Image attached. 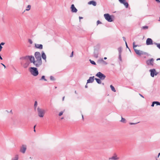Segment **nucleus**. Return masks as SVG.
Masks as SVG:
<instances>
[{"label": "nucleus", "instance_id": "nucleus-1", "mask_svg": "<svg viewBox=\"0 0 160 160\" xmlns=\"http://www.w3.org/2000/svg\"><path fill=\"white\" fill-rule=\"evenodd\" d=\"M133 46L134 51L139 56H141L142 55H147L148 54V53L147 52H144L142 51L137 50L135 48H136L138 46V45H135V42H134L133 43Z\"/></svg>", "mask_w": 160, "mask_h": 160}, {"label": "nucleus", "instance_id": "nucleus-2", "mask_svg": "<svg viewBox=\"0 0 160 160\" xmlns=\"http://www.w3.org/2000/svg\"><path fill=\"white\" fill-rule=\"evenodd\" d=\"M29 70L31 74L34 76H37L38 74V70L36 68L30 67Z\"/></svg>", "mask_w": 160, "mask_h": 160}, {"label": "nucleus", "instance_id": "nucleus-3", "mask_svg": "<svg viewBox=\"0 0 160 160\" xmlns=\"http://www.w3.org/2000/svg\"><path fill=\"white\" fill-rule=\"evenodd\" d=\"M38 115L40 118H43L45 113V111L44 109L38 107L37 108Z\"/></svg>", "mask_w": 160, "mask_h": 160}, {"label": "nucleus", "instance_id": "nucleus-4", "mask_svg": "<svg viewBox=\"0 0 160 160\" xmlns=\"http://www.w3.org/2000/svg\"><path fill=\"white\" fill-rule=\"evenodd\" d=\"M20 59H28L29 60L31 63H33V62L35 61L34 57L32 56H27L25 57H23L20 58Z\"/></svg>", "mask_w": 160, "mask_h": 160}, {"label": "nucleus", "instance_id": "nucleus-5", "mask_svg": "<svg viewBox=\"0 0 160 160\" xmlns=\"http://www.w3.org/2000/svg\"><path fill=\"white\" fill-rule=\"evenodd\" d=\"M23 61L21 63V64L24 68H27L29 64V60L28 59H22Z\"/></svg>", "mask_w": 160, "mask_h": 160}, {"label": "nucleus", "instance_id": "nucleus-6", "mask_svg": "<svg viewBox=\"0 0 160 160\" xmlns=\"http://www.w3.org/2000/svg\"><path fill=\"white\" fill-rule=\"evenodd\" d=\"M104 16L105 19L108 22H112L113 21V20L111 16L109 14H105L104 15Z\"/></svg>", "mask_w": 160, "mask_h": 160}, {"label": "nucleus", "instance_id": "nucleus-7", "mask_svg": "<svg viewBox=\"0 0 160 160\" xmlns=\"http://www.w3.org/2000/svg\"><path fill=\"white\" fill-rule=\"evenodd\" d=\"M96 76L99 78L101 80H103L106 78V76L100 72H99L97 73Z\"/></svg>", "mask_w": 160, "mask_h": 160}, {"label": "nucleus", "instance_id": "nucleus-8", "mask_svg": "<svg viewBox=\"0 0 160 160\" xmlns=\"http://www.w3.org/2000/svg\"><path fill=\"white\" fill-rule=\"evenodd\" d=\"M42 63V60H36L33 62V64L36 67H38L40 66Z\"/></svg>", "mask_w": 160, "mask_h": 160}, {"label": "nucleus", "instance_id": "nucleus-9", "mask_svg": "<svg viewBox=\"0 0 160 160\" xmlns=\"http://www.w3.org/2000/svg\"><path fill=\"white\" fill-rule=\"evenodd\" d=\"M34 55L36 60H42L41 54L39 52H36L35 53Z\"/></svg>", "mask_w": 160, "mask_h": 160}, {"label": "nucleus", "instance_id": "nucleus-10", "mask_svg": "<svg viewBox=\"0 0 160 160\" xmlns=\"http://www.w3.org/2000/svg\"><path fill=\"white\" fill-rule=\"evenodd\" d=\"M154 60L153 58H152L149 60H148L146 61V63L148 65H153Z\"/></svg>", "mask_w": 160, "mask_h": 160}, {"label": "nucleus", "instance_id": "nucleus-11", "mask_svg": "<svg viewBox=\"0 0 160 160\" xmlns=\"http://www.w3.org/2000/svg\"><path fill=\"white\" fill-rule=\"evenodd\" d=\"M119 159V158L118 157L117 155L115 153H114L112 156L108 158L109 160H118Z\"/></svg>", "mask_w": 160, "mask_h": 160}, {"label": "nucleus", "instance_id": "nucleus-12", "mask_svg": "<svg viewBox=\"0 0 160 160\" xmlns=\"http://www.w3.org/2000/svg\"><path fill=\"white\" fill-rule=\"evenodd\" d=\"M151 72L150 75L151 77H153L155 75H157L158 73L156 72L155 69H150L149 70Z\"/></svg>", "mask_w": 160, "mask_h": 160}, {"label": "nucleus", "instance_id": "nucleus-13", "mask_svg": "<svg viewBox=\"0 0 160 160\" xmlns=\"http://www.w3.org/2000/svg\"><path fill=\"white\" fill-rule=\"evenodd\" d=\"M26 149V146L24 145H23L20 148V152L23 153H24L25 152Z\"/></svg>", "mask_w": 160, "mask_h": 160}, {"label": "nucleus", "instance_id": "nucleus-14", "mask_svg": "<svg viewBox=\"0 0 160 160\" xmlns=\"http://www.w3.org/2000/svg\"><path fill=\"white\" fill-rule=\"evenodd\" d=\"M120 2L124 5L126 8H128V4L127 2H126L125 0H119Z\"/></svg>", "mask_w": 160, "mask_h": 160}, {"label": "nucleus", "instance_id": "nucleus-15", "mask_svg": "<svg viewBox=\"0 0 160 160\" xmlns=\"http://www.w3.org/2000/svg\"><path fill=\"white\" fill-rule=\"evenodd\" d=\"M71 12H76L78 10L75 7L74 4H72L71 7Z\"/></svg>", "mask_w": 160, "mask_h": 160}, {"label": "nucleus", "instance_id": "nucleus-16", "mask_svg": "<svg viewBox=\"0 0 160 160\" xmlns=\"http://www.w3.org/2000/svg\"><path fill=\"white\" fill-rule=\"evenodd\" d=\"M147 45H150L153 44L152 40L150 38H148L146 40V42Z\"/></svg>", "mask_w": 160, "mask_h": 160}, {"label": "nucleus", "instance_id": "nucleus-17", "mask_svg": "<svg viewBox=\"0 0 160 160\" xmlns=\"http://www.w3.org/2000/svg\"><path fill=\"white\" fill-rule=\"evenodd\" d=\"M35 47L37 48L41 49H42L43 46L42 44H35Z\"/></svg>", "mask_w": 160, "mask_h": 160}, {"label": "nucleus", "instance_id": "nucleus-18", "mask_svg": "<svg viewBox=\"0 0 160 160\" xmlns=\"http://www.w3.org/2000/svg\"><path fill=\"white\" fill-rule=\"evenodd\" d=\"M94 76L90 77L87 80V83H92L94 81Z\"/></svg>", "mask_w": 160, "mask_h": 160}, {"label": "nucleus", "instance_id": "nucleus-19", "mask_svg": "<svg viewBox=\"0 0 160 160\" xmlns=\"http://www.w3.org/2000/svg\"><path fill=\"white\" fill-rule=\"evenodd\" d=\"M88 4L91 5L92 4L93 6H95L97 5L96 2L94 1H91L88 2Z\"/></svg>", "mask_w": 160, "mask_h": 160}, {"label": "nucleus", "instance_id": "nucleus-20", "mask_svg": "<svg viewBox=\"0 0 160 160\" xmlns=\"http://www.w3.org/2000/svg\"><path fill=\"white\" fill-rule=\"evenodd\" d=\"M42 58L46 61V56L44 52H42Z\"/></svg>", "mask_w": 160, "mask_h": 160}, {"label": "nucleus", "instance_id": "nucleus-21", "mask_svg": "<svg viewBox=\"0 0 160 160\" xmlns=\"http://www.w3.org/2000/svg\"><path fill=\"white\" fill-rule=\"evenodd\" d=\"M19 155L18 154L15 155L13 158H12V160H18Z\"/></svg>", "mask_w": 160, "mask_h": 160}, {"label": "nucleus", "instance_id": "nucleus-22", "mask_svg": "<svg viewBox=\"0 0 160 160\" xmlns=\"http://www.w3.org/2000/svg\"><path fill=\"white\" fill-rule=\"evenodd\" d=\"M98 62L102 63L104 65H107V63L104 61L103 59H101L99 60Z\"/></svg>", "mask_w": 160, "mask_h": 160}, {"label": "nucleus", "instance_id": "nucleus-23", "mask_svg": "<svg viewBox=\"0 0 160 160\" xmlns=\"http://www.w3.org/2000/svg\"><path fill=\"white\" fill-rule=\"evenodd\" d=\"M31 8V6L30 5H28L27 7V8L25 10L24 12L25 11H29Z\"/></svg>", "mask_w": 160, "mask_h": 160}, {"label": "nucleus", "instance_id": "nucleus-24", "mask_svg": "<svg viewBox=\"0 0 160 160\" xmlns=\"http://www.w3.org/2000/svg\"><path fill=\"white\" fill-rule=\"evenodd\" d=\"M95 80H96L97 82L98 83V84H101V83L102 82L101 81V80H100V79H98V78H95Z\"/></svg>", "mask_w": 160, "mask_h": 160}, {"label": "nucleus", "instance_id": "nucleus-25", "mask_svg": "<svg viewBox=\"0 0 160 160\" xmlns=\"http://www.w3.org/2000/svg\"><path fill=\"white\" fill-rule=\"evenodd\" d=\"M110 87L112 91H113L114 92H116V90L115 88H114V87L112 85H111Z\"/></svg>", "mask_w": 160, "mask_h": 160}, {"label": "nucleus", "instance_id": "nucleus-26", "mask_svg": "<svg viewBox=\"0 0 160 160\" xmlns=\"http://www.w3.org/2000/svg\"><path fill=\"white\" fill-rule=\"evenodd\" d=\"M118 50L119 52V54H121L122 51V48L121 47H119L118 48Z\"/></svg>", "mask_w": 160, "mask_h": 160}, {"label": "nucleus", "instance_id": "nucleus-27", "mask_svg": "<svg viewBox=\"0 0 160 160\" xmlns=\"http://www.w3.org/2000/svg\"><path fill=\"white\" fill-rule=\"evenodd\" d=\"M154 44L157 45V47L160 49V43L154 42Z\"/></svg>", "mask_w": 160, "mask_h": 160}, {"label": "nucleus", "instance_id": "nucleus-28", "mask_svg": "<svg viewBox=\"0 0 160 160\" xmlns=\"http://www.w3.org/2000/svg\"><path fill=\"white\" fill-rule=\"evenodd\" d=\"M37 105H38L37 102V101H35V103H34V106L35 109H36V108Z\"/></svg>", "mask_w": 160, "mask_h": 160}, {"label": "nucleus", "instance_id": "nucleus-29", "mask_svg": "<svg viewBox=\"0 0 160 160\" xmlns=\"http://www.w3.org/2000/svg\"><path fill=\"white\" fill-rule=\"evenodd\" d=\"M89 61H90L91 63L92 64L94 65H96V63L94 61L92 60L91 59L89 60Z\"/></svg>", "mask_w": 160, "mask_h": 160}, {"label": "nucleus", "instance_id": "nucleus-30", "mask_svg": "<svg viewBox=\"0 0 160 160\" xmlns=\"http://www.w3.org/2000/svg\"><path fill=\"white\" fill-rule=\"evenodd\" d=\"M121 122L123 123H125L126 119L125 118H123L122 117V119L121 120Z\"/></svg>", "mask_w": 160, "mask_h": 160}, {"label": "nucleus", "instance_id": "nucleus-31", "mask_svg": "<svg viewBox=\"0 0 160 160\" xmlns=\"http://www.w3.org/2000/svg\"><path fill=\"white\" fill-rule=\"evenodd\" d=\"M45 77L44 76H42L41 77V78L40 79V80H41L43 79L44 81H46L47 80L45 79Z\"/></svg>", "mask_w": 160, "mask_h": 160}, {"label": "nucleus", "instance_id": "nucleus-32", "mask_svg": "<svg viewBox=\"0 0 160 160\" xmlns=\"http://www.w3.org/2000/svg\"><path fill=\"white\" fill-rule=\"evenodd\" d=\"M118 59L120 61H122L121 54H119Z\"/></svg>", "mask_w": 160, "mask_h": 160}, {"label": "nucleus", "instance_id": "nucleus-33", "mask_svg": "<svg viewBox=\"0 0 160 160\" xmlns=\"http://www.w3.org/2000/svg\"><path fill=\"white\" fill-rule=\"evenodd\" d=\"M50 79L51 80L54 81L55 80V79L54 77L52 76H51L50 77Z\"/></svg>", "mask_w": 160, "mask_h": 160}, {"label": "nucleus", "instance_id": "nucleus-34", "mask_svg": "<svg viewBox=\"0 0 160 160\" xmlns=\"http://www.w3.org/2000/svg\"><path fill=\"white\" fill-rule=\"evenodd\" d=\"M148 28V27L147 26H144L142 27V28L143 29H147Z\"/></svg>", "mask_w": 160, "mask_h": 160}, {"label": "nucleus", "instance_id": "nucleus-35", "mask_svg": "<svg viewBox=\"0 0 160 160\" xmlns=\"http://www.w3.org/2000/svg\"><path fill=\"white\" fill-rule=\"evenodd\" d=\"M155 102V104H156L157 105H160V102H158V101H154Z\"/></svg>", "mask_w": 160, "mask_h": 160}, {"label": "nucleus", "instance_id": "nucleus-36", "mask_svg": "<svg viewBox=\"0 0 160 160\" xmlns=\"http://www.w3.org/2000/svg\"><path fill=\"white\" fill-rule=\"evenodd\" d=\"M94 56L96 58H98V53H96L95 52H94Z\"/></svg>", "mask_w": 160, "mask_h": 160}, {"label": "nucleus", "instance_id": "nucleus-37", "mask_svg": "<svg viewBox=\"0 0 160 160\" xmlns=\"http://www.w3.org/2000/svg\"><path fill=\"white\" fill-rule=\"evenodd\" d=\"M63 112H64V111H61V112H59V116H61L62 115Z\"/></svg>", "mask_w": 160, "mask_h": 160}, {"label": "nucleus", "instance_id": "nucleus-38", "mask_svg": "<svg viewBox=\"0 0 160 160\" xmlns=\"http://www.w3.org/2000/svg\"><path fill=\"white\" fill-rule=\"evenodd\" d=\"M28 42H29V43L31 44H32V41L31 40V39H29L28 40Z\"/></svg>", "mask_w": 160, "mask_h": 160}, {"label": "nucleus", "instance_id": "nucleus-39", "mask_svg": "<svg viewBox=\"0 0 160 160\" xmlns=\"http://www.w3.org/2000/svg\"><path fill=\"white\" fill-rule=\"evenodd\" d=\"M73 52L72 51L71 54V55L70 56V57H72L73 56Z\"/></svg>", "mask_w": 160, "mask_h": 160}, {"label": "nucleus", "instance_id": "nucleus-40", "mask_svg": "<svg viewBox=\"0 0 160 160\" xmlns=\"http://www.w3.org/2000/svg\"><path fill=\"white\" fill-rule=\"evenodd\" d=\"M138 122H137V123H132V122H130L129 123V124H130V125H134V124H136L138 123Z\"/></svg>", "mask_w": 160, "mask_h": 160}, {"label": "nucleus", "instance_id": "nucleus-41", "mask_svg": "<svg viewBox=\"0 0 160 160\" xmlns=\"http://www.w3.org/2000/svg\"><path fill=\"white\" fill-rule=\"evenodd\" d=\"M101 22H100L99 20H98L97 21V25L98 24H101Z\"/></svg>", "mask_w": 160, "mask_h": 160}, {"label": "nucleus", "instance_id": "nucleus-42", "mask_svg": "<svg viewBox=\"0 0 160 160\" xmlns=\"http://www.w3.org/2000/svg\"><path fill=\"white\" fill-rule=\"evenodd\" d=\"M155 104V102H153L152 103V104L151 105V106L152 107H154Z\"/></svg>", "mask_w": 160, "mask_h": 160}, {"label": "nucleus", "instance_id": "nucleus-43", "mask_svg": "<svg viewBox=\"0 0 160 160\" xmlns=\"http://www.w3.org/2000/svg\"><path fill=\"white\" fill-rule=\"evenodd\" d=\"M5 44V43L4 42H1L0 44V45L2 46V45H3Z\"/></svg>", "mask_w": 160, "mask_h": 160}, {"label": "nucleus", "instance_id": "nucleus-44", "mask_svg": "<svg viewBox=\"0 0 160 160\" xmlns=\"http://www.w3.org/2000/svg\"><path fill=\"white\" fill-rule=\"evenodd\" d=\"M125 44H126V47L127 48H128V45H127V43L126 41H125Z\"/></svg>", "mask_w": 160, "mask_h": 160}, {"label": "nucleus", "instance_id": "nucleus-45", "mask_svg": "<svg viewBox=\"0 0 160 160\" xmlns=\"http://www.w3.org/2000/svg\"><path fill=\"white\" fill-rule=\"evenodd\" d=\"M2 48V47L0 45V52L1 51Z\"/></svg>", "mask_w": 160, "mask_h": 160}, {"label": "nucleus", "instance_id": "nucleus-46", "mask_svg": "<svg viewBox=\"0 0 160 160\" xmlns=\"http://www.w3.org/2000/svg\"><path fill=\"white\" fill-rule=\"evenodd\" d=\"M1 64L3 66H4V67L5 68H6V66H5L4 64H3L2 63H1Z\"/></svg>", "mask_w": 160, "mask_h": 160}, {"label": "nucleus", "instance_id": "nucleus-47", "mask_svg": "<svg viewBox=\"0 0 160 160\" xmlns=\"http://www.w3.org/2000/svg\"><path fill=\"white\" fill-rule=\"evenodd\" d=\"M157 2H160V0H155Z\"/></svg>", "mask_w": 160, "mask_h": 160}, {"label": "nucleus", "instance_id": "nucleus-48", "mask_svg": "<svg viewBox=\"0 0 160 160\" xmlns=\"http://www.w3.org/2000/svg\"><path fill=\"white\" fill-rule=\"evenodd\" d=\"M123 38L124 41L125 42V41H126L125 38L124 37H123Z\"/></svg>", "mask_w": 160, "mask_h": 160}, {"label": "nucleus", "instance_id": "nucleus-49", "mask_svg": "<svg viewBox=\"0 0 160 160\" xmlns=\"http://www.w3.org/2000/svg\"><path fill=\"white\" fill-rule=\"evenodd\" d=\"M64 98H65V96H64L62 97V101H63L64 100Z\"/></svg>", "mask_w": 160, "mask_h": 160}, {"label": "nucleus", "instance_id": "nucleus-50", "mask_svg": "<svg viewBox=\"0 0 160 160\" xmlns=\"http://www.w3.org/2000/svg\"><path fill=\"white\" fill-rule=\"evenodd\" d=\"M139 95L142 98H144V97L141 94H139Z\"/></svg>", "mask_w": 160, "mask_h": 160}, {"label": "nucleus", "instance_id": "nucleus-51", "mask_svg": "<svg viewBox=\"0 0 160 160\" xmlns=\"http://www.w3.org/2000/svg\"><path fill=\"white\" fill-rule=\"evenodd\" d=\"M160 153H158V158H159V156H160Z\"/></svg>", "mask_w": 160, "mask_h": 160}, {"label": "nucleus", "instance_id": "nucleus-52", "mask_svg": "<svg viewBox=\"0 0 160 160\" xmlns=\"http://www.w3.org/2000/svg\"><path fill=\"white\" fill-rule=\"evenodd\" d=\"M79 18L80 19H82L83 18L82 17H79Z\"/></svg>", "mask_w": 160, "mask_h": 160}, {"label": "nucleus", "instance_id": "nucleus-53", "mask_svg": "<svg viewBox=\"0 0 160 160\" xmlns=\"http://www.w3.org/2000/svg\"><path fill=\"white\" fill-rule=\"evenodd\" d=\"M0 59L1 60H2V57H1V56L0 55Z\"/></svg>", "mask_w": 160, "mask_h": 160}, {"label": "nucleus", "instance_id": "nucleus-54", "mask_svg": "<svg viewBox=\"0 0 160 160\" xmlns=\"http://www.w3.org/2000/svg\"><path fill=\"white\" fill-rule=\"evenodd\" d=\"M85 88H88V85H87V84H86V85H85Z\"/></svg>", "mask_w": 160, "mask_h": 160}, {"label": "nucleus", "instance_id": "nucleus-55", "mask_svg": "<svg viewBox=\"0 0 160 160\" xmlns=\"http://www.w3.org/2000/svg\"><path fill=\"white\" fill-rule=\"evenodd\" d=\"M107 59V58L106 57H104V60H106Z\"/></svg>", "mask_w": 160, "mask_h": 160}, {"label": "nucleus", "instance_id": "nucleus-56", "mask_svg": "<svg viewBox=\"0 0 160 160\" xmlns=\"http://www.w3.org/2000/svg\"><path fill=\"white\" fill-rule=\"evenodd\" d=\"M160 60V58H158V59H157V61H158V60Z\"/></svg>", "mask_w": 160, "mask_h": 160}, {"label": "nucleus", "instance_id": "nucleus-57", "mask_svg": "<svg viewBox=\"0 0 160 160\" xmlns=\"http://www.w3.org/2000/svg\"><path fill=\"white\" fill-rule=\"evenodd\" d=\"M82 119H83L84 118H83V115H82Z\"/></svg>", "mask_w": 160, "mask_h": 160}, {"label": "nucleus", "instance_id": "nucleus-58", "mask_svg": "<svg viewBox=\"0 0 160 160\" xmlns=\"http://www.w3.org/2000/svg\"><path fill=\"white\" fill-rule=\"evenodd\" d=\"M75 93L76 94H77V92H76V91H75Z\"/></svg>", "mask_w": 160, "mask_h": 160}, {"label": "nucleus", "instance_id": "nucleus-59", "mask_svg": "<svg viewBox=\"0 0 160 160\" xmlns=\"http://www.w3.org/2000/svg\"><path fill=\"white\" fill-rule=\"evenodd\" d=\"M35 127H36V125L34 126V129H35Z\"/></svg>", "mask_w": 160, "mask_h": 160}, {"label": "nucleus", "instance_id": "nucleus-60", "mask_svg": "<svg viewBox=\"0 0 160 160\" xmlns=\"http://www.w3.org/2000/svg\"><path fill=\"white\" fill-rule=\"evenodd\" d=\"M63 119V117L62 118H61V119Z\"/></svg>", "mask_w": 160, "mask_h": 160}, {"label": "nucleus", "instance_id": "nucleus-61", "mask_svg": "<svg viewBox=\"0 0 160 160\" xmlns=\"http://www.w3.org/2000/svg\"><path fill=\"white\" fill-rule=\"evenodd\" d=\"M34 132H35L36 130H35V129H34Z\"/></svg>", "mask_w": 160, "mask_h": 160}, {"label": "nucleus", "instance_id": "nucleus-62", "mask_svg": "<svg viewBox=\"0 0 160 160\" xmlns=\"http://www.w3.org/2000/svg\"><path fill=\"white\" fill-rule=\"evenodd\" d=\"M159 21H160V18H159Z\"/></svg>", "mask_w": 160, "mask_h": 160}, {"label": "nucleus", "instance_id": "nucleus-63", "mask_svg": "<svg viewBox=\"0 0 160 160\" xmlns=\"http://www.w3.org/2000/svg\"><path fill=\"white\" fill-rule=\"evenodd\" d=\"M55 88H57V87H55Z\"/></svg>", "mask_w": 160, "mask_h": 160}, {"label": "nucleus", "instance_id": "nucleus-64", "mask_svg": "<svg viewBox=\"0 0 160 160\" xmlns=\"http://www.w3.org/2000/svg\"><path fill=\"white\" fill-rule=\"evenodd\" d=\"M12 110H11V111H10V112H12Z\"/></svg>", "mask_w": 160, "mask_h": 160}]
</instances>
